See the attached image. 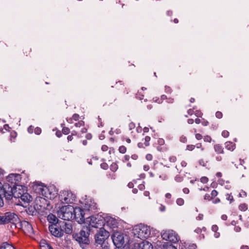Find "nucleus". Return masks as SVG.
Instances as JSON below:
<instances>
[{"label": "nucleus", "instance_id": "nucleus-30", "mask_svg": "<svg viewBox=\"0 0 249 249\" xmlns=\"http://www.w3.org/2000/svg\"><path fill=\"white\" fill-rule=\"evenodd\" d=\"M118 165L116 163H112L110 165V170L113 172H115L118 169Z\"/></svg>", "mask_w": 249, "mask_h": 249}, {"label": "nucleus", "instance_id": "nucleus-56", "mask_svg": "<svg viewBox=\"0 0 249 249\" xmlns=\"http://www.w3.org/2000/svg\"><path fill=\"white\" fill-rule=\"evenodd\" d=\"M220 199H219V198H215L213 199V201H213V204H216V203H219V202H220Z\"/></svg>", "mask_w": 249, "mask_h": 249}, {"label": "nucleus", "instance_id": "nucleus-17", "mask_svg": "<svg viewBox=\"0 0 249 249\" xmlns=\"http://www.w3.org/2000/svg\"><path fill=\"white\" fill-rule=\"evenodd\" d=\"M84 209L85 211H93L97 208L96 204L91 200H86L84 204Z\"/></svg>", "mask_w": 249, "mask_h": 249}, {"label": "nucleus", "instance_id": "nucleus-3", "mask_svg": "<svg viewBox=\"0 0 249 249\" xmlns=\"http://www.w3.org/2000/svg\"><path fill=\"white\" fill-rule=\"evenodd\" d=\"M19 221V219L18 215L14 213L8 212L3 213H0V224L11 223L15 227H18L17 223Z\"/></svg>", "mask_w": 249, "mask_h": 249}, {"label": "nucleus", "instance_id": "nucleus-22", "mask_svg": "<svg viewBox=\"0 0 249 249\" xmlns=\"http://www.w3.org/2000/svg\"><path fill=\"white\" fill-rule=\"evenodd\" d=\"M40 248L41 249H53L52 247L46 242L45 240H42L40 243Z\"/></svg>", "mask_w": 249, "mask_h": 249}, {"label": "nucleus", "instance_id": "nucleus-16", "mask_svg": "<svg viewBox=\"0 0 249 249\" xmlns=\"http://www.w3.org/2000/svg\"><path fill=\"white\" fill-rule=\"evenodd\" d=\"M132 249H153V247L151 243L144 240L140 243H135Z\"/></svg>", "mask_w": 249, "mask_h": 249}, {"label": "nucleus", "instance_id": "nucleus-43", "mask_svg": "<svg viewBox=\"0 0 249 249\" xmlns=\"http://www.w3.org/2000/svg\"><path fill=\"white\" fill-rule=\"evenodd\" d=\"M180 141L183 143H185L187 142V138L185 136H182L180 138Z\"/></svg>", "mask_w": 249, "mask_h": 249}, {"label": "nucleus", "instance_id": "nucleus-33", "mask_svg": "<svg viewBox=\"0 0 249 249\" xmlns=\"http://www.w3.org/2000/svg\"><path fill=\"white\" fill-rule=\"evenodd\" d=\"M151 140V138L149 136H146L144 138V144L145 146H147L149 145V142Z\"/></svg>", "mask_w": 249, "mask_h": 249}, {"label": "nucleus", "instance_id": "nucleus-15", "mask_svg": "<svg viewBox=\"0 0 249 249\" xmlns=\"http://www.w3.org/2000/svg\"><path fill=\"white\" fill-rule=\"evenodd\" d=\"M49 230L52 235L56 237H61L63 235V231L58 228L57 225H50Z\"/></svg>", "mask_w": 249, "mask_h": 249}, {"label": "nucleus", "instance_id": "nucleus-35", "mask_svg": "<svg viewBox=\"0 0 249 249\" xmlns=\"http://www.w3.org/2000/svg\"><path fill=\"white\" fill-rule=\"evenodd\" d=\"M226 198L227 200H229L230 203H231L233 200L232 196L229 194L226 195Z\"/></svg>", "mask_w": 249, "mask_h": 249}, {"label": "nucleus", "instance_id": "nucleus-20", "mask_svg": "<svg viewBox=\"0 0 249 249\" xmlns=\"http://www.w3.org/2000/svg\"><path fill=\"white\" fill-rule=\"evenodd\" d=\"M47 220L49 221V223H52V225H56V224L58 222V219L56 217L55 215H54L53 214H49L47 216Z\"/></svg>", "mask_w": 249, "mask_h": 249}, {"label": "nucleus", "instance_id": "nucleus-18", "mask_svg": "<svg viewBox=\"0 0 249 249\" xmlns=\"http://www.w3.org/2000/svg\"><path fill=\"white\" fill-rule=\"evenodd\" d=\"M20 175L18 174H11L6 178L7 181L12 184H16L17 181L20 180Z\"/></svg>", "mask_w": 249, "mask_h": 249}, {"label": "nucleus", "instance_id": "nucleus-64", "mask_svg": "<svg viewBox=\"0 0 249 249\" xmlns=\"http://www.w3.org/2000/svg\"><path fill=\"white\" fill-rule=\"evenodd\" d=\"M196 246L195 244H192L189 246V249H196Z\"/></svg>", "mask_w": 249, "mask_h": 249}, {"label": "nucleus", "instance_id": "nucleus-23", "mask_svg": "<svg viewBox=\"0 0 249 249\" xmlns=\"http://www.w3.org/2000/svg\"><path fill=\"white\" fill-rule=\"evenodd\" d=\"M0 249H15V248L9 243L4 242L0 245Z\"/></svg>", "mask_w": 249, "mask_h": 249}, {"label": "nucleus", "instance_id": "nucleus-27", "mask_svg": "<svg viewBox=\"0 0 249 249\" xmlns=\"http://www.w3.org/2000/svg\"><path fill=\"white\" fill-rule=\"evenodd\" d=\"M214 150L216 152L218 153H223V149L222 147L219 144H216L214 145Z\"/></svg>", "mask_w": 249, "mask_h": 249}, {"label": "nucleus", "instance_id": "nucleus-7", "mask_svg": "<svg viewBox=\"0 0 249 249\" xmlns=\"http://www.w3.org/2000/svg\"><path fill=\"white\" fill-rule=\"evenodd\" d=\"M125 236L121 231H114L111 235V238L114 245L118 248L123 246L127 239V238H125Z\"/></svg>", "mask_w": 249, "mask_h": 249}, {"label": "nucleus", "instance_id": "nucleus-8", "mask_svg": "<svg viewBox=\"0 0 249 249\" xmlns=\"http://www.w3.org/2000/svg\"><path fill=\"white\" fill-rule=\"evenodd\" d=\"M161 235L163 240L174 243L178 242L179 240L178 234L173 230L163 231L161 233Z\"/></svg>", "mask_w": 249, "mask_h": 249}, {"label": "nucleus", "instance_id": "nucleus-13", "mask_svg": "<svg viewBox=\"0 0 249 249\" xmlns=\"http://www.w3.org/2000/svg\"><path fill=\"white\" fill-rule=\"evenodd\" d=\"M25 190L27 191V190L25 187L21 185H16L15 187L11 188V192L10 193L7 194V198L11 199L12 196L15 197V194H17L19 196L22 195V191Z\"/></svg>", "mask_w": 249, "mask_h": 249}, {"label": "nucleus", "instance_id": "nucleus-45", "mask_svg": "<svg viewBox=\"0 0 249 249\" xmlns=\"http://www.w3.org/2000/svg\"><path fill=\"white\" fill-rule=\"evenodd\" d=\"M204 141L206 142H210L211 141V138L209 136H206L204 137Z\"/></svg>", "mask_w": 249, "mask_h": 249}, {"label": "nucleus", "instance_id": "nucleus-44", "mask_svg": "<svg viewBox=\"0 0 249 249\" xmlns=\"http://www.w3.org/2000/svg\"><path fill=\"white\" fill-rule=\"evenodd\" d=\"M200 180L202 183H206L208 182V179L207 177H203L201 178Z\"/></svg>", "mask_w": 249, "mask_h": 249}, {"label": "nucleus", "instance_id": "nucleus-58", "mask_svg": "<svg viewBox=\"0 0 249 249\" xmlns=\"http://www.w3.org/2000/svg\"><path fill=\"white\" fill-rule=\"evenodd\" d=\"M169 160L171 161V162H175L176 161V157H175V156H172V157H171L170 158H169Z\"/></svg>", "mask_w": 249, "mask_h": 249}, {"label": "nucleus", "instance_id": "nucleus-1", "mask_svg": "<svg viewBox=\"0 0 249 249\" xmlns=\"http://www.w3.org/2000/svg\"><path fill=\"white\" fill-rule=\"evenodd\" d=\"M34 189L36 193L50 199H54L57 195V190L53 185L47 187L40 184H35Z\"/></svg>", "mask_w": 249, "mask_h": 249}, {"label": "nucleus", "instance_id": "nucleus-11", "mask_svg": "<svg viewBox=\"0 0 249 249\" xmlns=\"http://www.w3.org/2000/svg\"><path fill=\"white\" fill-rule=\"evenodd\" d=\"M85 213L84 211L79 207H76L74 208L73 213V217L75 220L79 224H82L85 222Z\"/></svg>", "mask_w": 249, "mask_h": 249}, {"label": "nucleus", "instance_id": "nucleus-57", "mask_svg": "<svg viewBox=\"0 0 249 249\" xmlns=\"http://www.w3.org/2000/svg\"><path fill=\"white\" fill-rule=\"evenodd\" d=\"M196 138L197 140H201L202 138V136L200 134H196Z\"/></svg>", "mask_w": 249, "mask_h": 249}, {"label": "nucleus", "instance_id": "nucleus-10", "mask_svg": "<svg viewBox=\"0 0 249 249\" xmlns=\"http://www.w3.org/2000/svg\"><path fill=\"white\" fill-rule=\"evenodd\" d=\"M109 236V232L104 229L100 228L95 236V242L98 244L102 245Z\"/></svg>", "mask_w": 249, "mask_h": 249}, {"label": "nucleus", "instance_id": "nucleus-49", "mask_svg": "<svg viewBox=\"0 0 249 249\" xmlns=\"http://www.w3.org/2000/svg\"><path fill=\"white\" fill-rule=\"evenodd\" d=\"M158 143L160 145H163L164 143V140L163 139L160 138L158 141Z\"/></svg>", "mask_w": 249, "mask_h": 249}, {"label": "nucleus", "instance_id": "nucleus-62", "mask_svg": "<svg viewBox=\"0 0 249 249\" xmlns=\"http://www.w3.org/2000/svg\"><path fill=\"white\" fill-rule=\"evenodd\" d=\"M203 215L202 214H199V215L196 217V219L197 220H201L203 219Z\"/></svg>", "mask_w": 249, "mask_h": 249}, {"label": "nucleus", "instance_id": "nucleus-63", "mask_svg": "<svg viewBox=\"0 0 249 249\" xmlns=\"http://www.w3.org/2000/svg\"><path fill=\"white\" fill-rule=\"evenodd\" d=\"M101 149L103 151H106L108 149V147L106 145H104L102 146Z\"/></svg>", "mask_w": 249, "mask_h": 249}, {"label": "nucleus", "instance_id": "nucleus-39", "mask_svg": "<svg viewBox=\"0 0 249 249\" xmlns=\"http://www.w3.org/2000/svg\"><path fill=\"white\" fill-rule=\"evenodd\" d=\"M84 125V123L83 121H80L75 124V126L76 127H80L81 126H83Z\"/></svg>", "mask_w": 249, "mask_h": 249}, {"label": "nucleus", "instance_id": "nucleus-2", "mask_svg": "<svg viewBox=\"0 0 249 249\" xmlns=\"http://www.w3.org/2000/svg\"><path fill=\"white\" fill-rule=\"evenodd\" d=\"M132 232L135 237L142 239L149 237L151 233V230L150 227L140 224L133 227Z\"/></svg>", "mask_w": 249, "mask_h": 249}, {"label": "nucleus", "instance_id": "nucleus-12", "mask_svg": "<svg viewBox=\"0 0 249 249\" xmlns=\"http://www.w3.org/2000/svg\"><path fill=\"white\" fill-rule=\"evenodd\" d=\"M18 227L16 228H20L25 232L32 233L33 232V229L31 224L26 221H20L17 223Z\"/></svg>", "mask_w": 249, "mask_h": 249}, {"label": "nucleus", "instance_id": "nucleus-6", "mask_svg": "<svg viewBox=\"0 0 249 249\" xmlns=\"http://www.w3.org/2000/svg\"><path fill=\"white\" fill-rule=\"evenodd\" d=\"M59 199L62 203H72L76 200V196L71 191L63 190L60 192Z\"/></svg>", "mask_w": 249, "mask_h": 249}, {"label": "nucleus", "instance_id": "nucleus-29", "mask_svg": "<svg viewBox=\"0 0 249 249\" xmlns=\"http://www.w3.org/2000/svg\"><path fill=\"white\" fill-rule=\"evenodd\" d=\"M79 116L77 114H74L73 115L72 119H69L67 120V121L70 123H72V120H74L75 121H77L79 119Z\"/></svg>", "mask_w": 249, "mask_h": 249}, {"label": "nucleus", "instance_id": "nucleus-26", "mask_svg": "<svg viewBox=\"0 0 249 249\" xmlns=\"http://www.w3.org/2000/svg\"><path fill=\"white\" fill-rule=\"evenodd\" d=\"M212 231L214 232V236L215 238H218L220 236V233L219 232H217L216 231L218 230V227L217 225H214L212 227Z\"/></svg>", "mask_w": 249, "mask_h": 249}, {"label": "nucleus", "instance_id": "nucleus-4", "mask_svg": "<svg viewBox=\"0 0 249 249\" xmlns=\"http://www.w3.org/2000/svg\"><path fill=\"white\" fill-rule=\"evenodd\" d=\"M74 207L71 205L62 206L57 211L58 217L64 220L69 221L73 217Z\"/></svg>", "mask_w": 249, "mask_h": 249}, {"label": "nucleus", "instance_id": "nucleus-28", "mask_svg": "<svg viewBox=\"0 0 249 249\" xmlns=\"http://www.w3.org/2000/svg\"><path fill=\"white\" fill-rule=\"evenodd\" d=\"M163 249H177V248L172 244L166 243L163 245Z\"/></svg>", "mask_w": 249, "mask_h": 249}, {"label": "nucleus", "instance_id": "nucleus-53", "mask_svg": "<svg viewBox=\"0 0 249 249\" xmlns=\"http://www.w3.org/2000/svg\"><path fill=\"white\" fill-rule=\"evenodd\" d=\"M152 156L151 154H148L146 155V159L148 160H152Z\"/></svg>", "mask_w": 249, "mask_h": 249}, {"label": "nucleus", "instance_id": "nucleus-25", "mask_svg": "<svg viewBox=\"0 0 249 249\" xmlns=\"http://www.w3.org/2000/svg\"><path fill=\"white\" fill-rule=\"evenodd\" d=\"M7 194L5 190L4 186L0 182V196H4L7 198Z\"/></svg>", "mask_w": 249, "mask_h": 249}, {"label": "nucleus", "instance_id": "nucleus-14", "mask_svg": "<svg viewBox=\"0 0 249 249\" xmlns=\"http://www.w3.org/2000/svg\"><path fill=\"white\" fill-rule=\"evenodd\" d=\"M104 218L105 219V226L106 225V226L111 229H114L117 227L118 222L115 218L107 215L106 214H104Z\"/></svg>", "mask_w": 249, "mask_h": 249}, {"label": "nucleus", "instance_id": "nucleus-37", "mask_svg": "<svg viewBox=\"0 0 249 249\" xmlns=\"http://www.w3.org/2000/svg\"><path fill=\"white\" fill-rule=\"evenodd\" d=\"M195 147V145H188L186 147V150H189V151H192L194 149Z\"/></svg>", "mask_w": 249, "mask_h": 249}, {"label": "nucleus", "instance_id": "nucleus-5", "mask_svg": "<svg viewBox=\"0 0 249 249\" xmlns=\"http://www.w3.org/2000/svg\"><path fill=\"white\" fill-rule=\"evenodd\" d=\"M87 223L89 224V225L92 227L95 228H102V227L105 226V219L104 218V214H97L95 215H92L87 218Z\"/></svg>", "mask_w": 249, "mask_h": 249}, {"label": "nucleus", "instance_id": "nucleus-41", "mask_svg": "<svg viewBox=\"0 0 249 249\" xmlns=\"http://www.w3.org/2000/svg\"><path fill=\"white\" fill-rule=\"evenodd\" d=\"M222 113L220 111H217L215 113V116L218 119H221L222 117Z\"/></svg>", "mask_w": 249, "mask_h": 249}, {"label": "nucleus", "instance_id": "nucleus-50", "mask_svg": "<svg viewBox=\"0 0 249 249\" xmlns=\"http://www.w3.org/2000/svg\"><path fill=\"white\" fill-rule=\"evenodd\" d=\"M165 206L162 205V204H160V207H159V210L161 212H164L165 211Z\"/></svg>", "mask_w": 249, "mask_h": 249}, {"label": "nucleus", "instance_id": "nucleus-55", "mask_svg": "<svg viewBox=\"0 0 249 249\" xmlns=\"http://www.w3.org/2000/svg\"><path fill=\"white\" fill-rule=\"evenodd\" d=\"M247 196V194H246V192H245V191H242L240 193H239V196L240 197H244V196Z\"/></svg>", "mask_w": 249, "mask_h": 249}, {"label": "nucleus", "instance_id": "nucleus-54", "mask_svg": "<svg viewBox=\"0 0 249 249\" xmlns=\"http://www.w3.org/2000/svg\"><path fill=\"white\" fill-rule=\"evenodd\" d=\"M107 166H107V164L106 163H103L101 164V168L105 170H106L107 168Z\"/></svg>", "mask_w": 249, "mask_h": 249}, {"label": "nucleus", "instance_id": "nucleus-31", "mask_svg": "<svg viewBox=\"0 0 249 249\" xmlns=\"http://www.w3.org/2000/svg\"><path fill=\"white\" fill-rule=\"evenodd\" d=\"M239 209L242 211H245L247 210L248 207L246 204H241L239 206Z\"/></svg>", "mask_w": 249, "mask_h": 249}, {"label": "nucleus", "instance_id": "nucleus-60", "mask_svg": "<svg viewBox=\"0 0 249 249\" xmlns=\"http://www.w3.org/2000/svg\"><path fill=\"white\" fill-rule=\"evenodd\" d=\"M167 102L168 103H173L174 102V99L172 98H167Z\"/></svg>", "mask_w": 249, "mask_h": 249}, {"label": "nucleus", "instance_id": "nucleus-51", "mask_svg": "<svg viewBox=\"0 0 249 249\" xmlns=\"http://www.w3.org/2000/svg\"><path fill=\"white\" fill-rule=\"evenodd\" d=\"M165 91L167 93H171V89L169 87L165 86Z\"/></svg>", "mask_w": 249, "mask_h": 249}, {"label": "nucleus", "instance_id": "nucleus-21", "mask_svg": "<svg viewBox=\"0 0 249 249\" xmlns=\"http://www.w3.org/2000/svg\"><path fill=\"white\" fill-rule=\"evenodd\" d=\"M63 228L67 234H70L72 232V226L70 223H65L64 225L63 226Z\"/></svg>", "mask_w": 249, "mask_h": 249}, {"label": "nucleus", "instance_id": "nucleus-34", "mask_svg": "<svg viewBox=\"0 0 249 249\" xmlns=\"http://www.w3.org/2000/svg\"><path fill=\"white\" fill-rule=\"evenodd\" d=\"M119 151L120 153L124 154L126 152V148L124 146H121L119 148Z\"/></svg>", "mask_w": 249, "mask_h": 249}, {"label": "nucleus", "instance_id": "nucleus-61", "mask_svg": "<svg viewBox=\"0 0 249 249\" xmlns=\"http://www.w3.org/2000/svg\"><path fill=\"white\" fill-rule=\"evenodd\" d=\"M28 131L30 133H32L33 132V127L31 125L28 128Z\"/></svg>", "mask_w": 249, "mask_h": 249}, {"label": "nucleus", "instance_id": "nucleus-42", "mask_svg": "<svg viewBox=\"0 0 249 249\" xmlns=\"http://www.w3.org/2000/svg\"><path fill=\"white\" fill-rule=\"evenodd\" d=\"M128 127L130 130H132L135 127V124L134 123L131 122L129 123Z\"/></svg>", "mask_w": 249, "mask_h": 249}, {"label": "nucleus", "instance_id": "nucleus-52", "mask_svg": "<svg viewBox=\"0 0 249 249\" xmlns=\"http://www.w3.org/2000/svg\"><path fill=\"white\" fill-rule=\"evenodd\" d=\"M153 101L154 102H156V103H157L158 104H161L162 103V101L161 100V99H159V98H153Z\"/></svg>", "mask_w": 249, "mask_h": 249}, {"label": "nucleus", "instance_id": "nucleus-46", "mask_svg": "<svg viewBox=\"0 0 249 249\" xmlns=\"http://www.w3.org/2000/svg\"><path fill=\"white\" fill-rule=\"evenodd\" d=\"M217 192L216 190H213L212 191L211 195L212 196V197H214L216 196L217 195Z\"/></svg>", "mask_w": 249, "mask_h": 249}, {"label": "nucleus", "instance_id": "nucleus-9", "mask_svg": "<svg viewBox=\"0 0 249 249\" xmlns=\"http://www.w3.org/2000/svg\"><path fill=\"white\" fill-rule=\"evenodd\" d=\"M89 230L88 227L82 230L79 233L74 235L75 240L80 244H87L89 242Z\"/></svg>", "mask_w": 249, "mask_h": 249}, {"label": "nucleus", "instance_id": "nucleus-32", "mask_svg": "<svg viewBox=\"0 0 249 249\" xmlns=\"http://www.w3.org/2000/svg\"><path fill=\"white\" fill-rule=\"evenodd\" d=\"M184 201L183 199H182L181 198H178L176 200V203L178 206L183 205L184 204Z\"/></svg>", "mask_w": 249, "mask_h": 249}, {"label": "nucleus", "instance_id": "nucleus-38", "mask_svg": "<svg viewBox=\"0 0 249 249\" xmlns=\"http://www.w3.org/2000/svg\"><path fill=\"white\" fill-rule=\"evenodd\" d=\"M41 132V129L39 127H36L35 129V133L36 135H39Z\"/></svg>", "mask_w": 249, "mask_h": 249}, {"label": "nucleus", "instance_id": "nucleus-24", "mask_svg": "<svg viewBox=\"0 0 249 249\" xmlns=\"http://www.w3.org/2000/svg\"><path fill=\"white\" fill-rule=\"evenodd\" d=\"M225 147L229 150L233 151L235 149V145L231 142H225Z\"/></svg>", "mask_w": 249, "mask_h": 249}, {"label": "nucleus", "instance_id": "nucleus-40", "mask_svg": "<svg viewBox=\"0 0 249 249\" xmlns=\"http://www.w3.org/2000/svg\"><path fill=\"white\" fill-rule=\"evenodd\" d=\"M229 135V133L226 130H224L222 132V136L224 138H227Z\"/></svg>", "mask_w": 249, "mask_h": 249}, {"label": "nucleus", "instance_id": "nucleus-59", "mask_svg": "<svg viewBox=\"0 0 249 249\" xmlns=\"http://www.w3.org/2000/svg\"><path fill=\"white\" fill-rule=\"evenodd\" d=\"M172 195L170 193H166L165 195V197L167 199H170L171 198Z\"/></svg>", "mask_w": 249, "mask_h": 249}, {"label": "nucleus", "instance_id": "nucleus-19", "mask_svg": "<svg viewBox=\"0 0 249 249\" xmlns=\"http://www.w3.org/2000/svg\"><path fill=\"white\" fill-rule=\"evenodd\" d=\"M22 195L19 196L15 194V197L20 198L24 202H29L31 199V196L28 194L26 191H25V190L22 191Z\"/></svg>", "mask_w": 249, "mask_h": 249}, {"label": "nucleus", "instance_id": "nucleus-48", "mask_svg": "<svg viewBox=\"0 0 249 249\" xmlns=\"http://www.w3.org/2000/svg\"><path fill=\"white\" fill-rule=\"evenodd\" d=\"M195 115L198 117H201L202 113L199 110H196Z\"/></svg>", "mask_w": 249, "mask_h": 249}, {"label": "nucleus", "instance_id": "nucleus-47", "mask_svg": "<svg viewBox=\"0 0 249 249\" xmlns=\"http://www.w3.org/2000/svg\"><path fill=\"white\" fill-rule=\"evenodd\" d=\"M175 179L177 182H181L182 180V178L179 176H176L175 178Z\"/></svg>", "mask_w": 249, "mask_h": 249}, {"label": "nucleus", "instance_id": "nucleus-36", "mask_svg": "<svg viewBox=\"0 0 249 249\" xmlns=\"http://www.w3.org/2000/svg\"><path fill=\"white\" fill-rule=\"evenodd\" d=\"M62 132L64 134L67 135L70 132V129L68 127H63L62 129Z\"/></svg>", "mask_w": 249, "mask_h": 249}]
</instances>
